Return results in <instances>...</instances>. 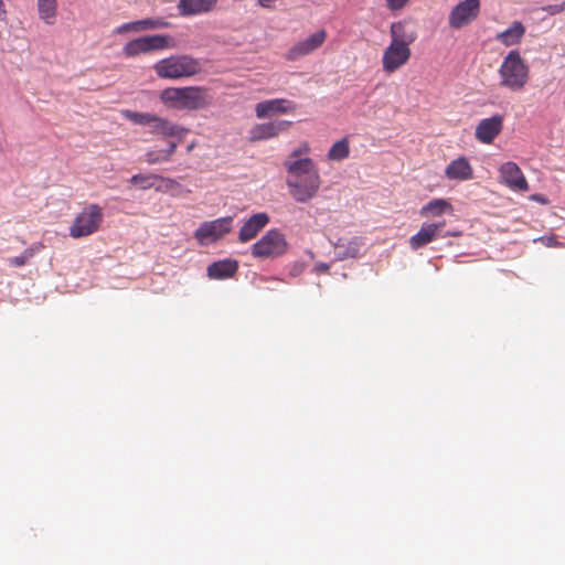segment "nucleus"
Returning <instances> with one entry per match:
<instances>
[{
    "instance_id": "1",
    "label": "nucleus",
    "mask_w": 565,
    "mask_h": 565,
    "mask_svg": "<svg viewBox=\"0 0 565 565\" xmlns=\"http://www.w3.org/2000/svg\"><path fill=\"white\" fill-rule=\"evenodd\" d=\"M284 167L287 171L286 184L292 199L299 203L312 200L321 185L319 169L313 160H286Z\"/></svg>"
},
{
    "instance_id": "2",
    "label": "nucleus",
    "mask_w": 565,
    "mask_h": 565,
    "mask_svg": "<svg viewBox=\"0 0 565 565\" xmlns=\"http://www.w3.org/2000/svg\"><path fill=\"white\" fill-rule=\"evenodd\" d=\"M159 99L175 110H198L211 104L209 89L203 86L168 87L161 90Z\"/></svg>"
},
{
    "instance_id": "3",
    "label": "nucleus",
    "mask_w": 565,
    "mask_h": 565,
    "mask_svg": "<svg viewBox=\"0 0 565 565\" xmlns=\"http://www.w3.org/2000/svg\"><path fill=\"white\" fill-rule=\"evenodd\" d=\"M499 85L510 92H522L530 79V68L519 51L512 50L499 67Z\"/></svg>"
},
{
    "instance_id": "4",
    "label": "nucleus",
    "mask_w": 565,
    "mask_h": 565,
    "mask_svg": "<svg viewBox=\"0 0 565 565\" xmlns=\"http://www.w3.org/2000/svg\"><path fill=\"white\" fill-rule=\"evenodd\" d=\"M153 70L160 78L179 79L199 74L202 71V64L191 55H172L158 61Z\"/></svg>"
},
{
    "instance_id": "5",
    "label": "nucleus",
    "mask_w": 565,
    "mask_h": 565,
    "mask_svg": "<svg viewBox=\"0 0 565 565\" xmlns=\"http://www.w3.org/2000/svg\"><path fill=\"white\" fill-rule=\"evenodd\" d=\"M103 222V207L96 203L87 204L75 215L68 228V234L75 239L90 236L99 231Z\"/></svg>"
},
{
    "instance_id": "6",
    "label": "nucleus",
    "mask_w": 565,
    "mask_h": 565,
    "mask_svg": "<svg viewBox=\"0 0 565 565\" xmlns=\"http://www.w3.org/2000/svg\"><path fill=\"white\" fill-rule=\"evenodd\" d=\"M175 47V41L168 34H152L136 38L122 46V54L127 58H134L141 54Z\"/></svg>"
},
{
    "instance_id": "7",
    "label": "nucleus",
    "mask_w": 565,
    "mask_h": 565,
    "mask_svg": "<svg viewBox=\"0 0 565 565\" xmlns=\"http://www.w3.org/2000/svg\"><path fill=\"white\" fill-rule=\"evenodd\" d=\"M288 249L285 235L279 230H269L252 246V255L258 259L276 258Z\"/></svg>"
},
{
    "instance_id": "8",
    "label": "nucleus",
    "mask_w": 565,
    "mask_h": 565,
    "mask_svg": "<svg viewBox=\"0 0 565 565\" xmlns=\"http://www.w3.org/2000/svg\"><path fill=\"white\" fill-rule=\"evenodd\" d=\"M233 217H220L214 221L203 222L194 232V237L200 244L215 242L231 232Z\"/></svg>"
},
{
    "instance_id": "9",
    "label": "nucleus",
    "mask_w": 565,
    "mask_h": 565,
    "mask_svg": "<svg viewBox=\"0 0 565 565\" xmlns=\"http://www.w3.org/2000/svg\"><path fill=\"white\" fill-rule=\"evenodd\" d=\"M480 12V0H463L449 14V25L460 29L477 19Z\"/></svg>"
},
{
    "instance_id": "10",
    "label": "nucleus",
    "mask_w": 565,
    "mask_h": 565,
    "mask_svg": "<svg viewBox=\"0 0 565 565\" xmlns=\"http://www.w3.org/2000/svg\"><path fill=\"white\" fill-rule=\"evenodd\" d=\"M411 47L390 43L382 56V67L387 74H392L404 66L411 58Z\"/></svg>"
},
{
    "instance_id": "11",
    "label": "nucleus",
    "mask_w": 565,
    "mask_h": 565,
    "mask_svg": "<svg viewBox=\"0 0 565 565\" xmlns=\"http://www.w3.org/2000/svg\"><path fill=\"white\" fill-rule=\"evenodd\" d=\"M445 226V222L437 223H423L419 231L409 238V247L417 250L427 244L431 243L438 237L458 236L459 234L454 232L440 234Z\"/></svg>"
},
{
    "instance_id": "12",
    "label": "nucleus",
    "mask_w": 565,
    "mask_h": 565,
    "mask_svg": "<svg viewBox=\"0 0 565 565\" xmlns=\"http://www.w3.org/2000/svg\"><path fill=\"white\" fill-rule=\"evenodd\" d=\"M298 106L295 102L286 98L263 100L256 104L255 115L257 118H266L273 115L294 114Z\"/></svg>"
},
{
    "instance_id": "13",
    "label": "nucleus",
    "mask_w": 565,
    "mask_h": 565,
    "mask_svg": "<svg viewBox=\"0 0 565 565\" xmlns=\"http://www.w3.org/2000/svg\"><path fill=\"white\" fill-rule=\"evenodd\" d=\"M499 174L500 182L511 190L518 192H526L529 190V183L516 163L512 161L503 163L499 169Z\"/></svg>"
},
{
    "instance_id": "14",
    "label": "nucleus",
    "mask_w": 565,
    "mask_h": 565,
    "mask_svg": "<svg viewBox=\"0 0 565 565\" xmlns=\"http://www.w3.org/2000/svg\"><path fill=\"white\" fill-rule=\"evenodd\" d=\"M292 125L289 120H275L255 125L249 131V140L253 142L276 138L287 131Z\"/></svg>"
},
{
    "instance_id": "15",
    "label": "nucleus",
    "mask_w": 565,
    "mask_h": 565,
    "mask_svg": "<svg viewBox=\"0 0 565 565\" xmlns=\"http://www.w3.org/2000/svg\"><path fill=\"white\" fill-rule=\"evenodd\" d=\"M503 128V116L494 115L479 121L475 130V137L482 143H492Z\"/></svg>"
},
{
    "instance_id": "16",
    "label": "nucleus",
    "mask_w": 565,
    "mask_h": 565,
    "mask_svg": "<svg viewBox=\"0 0 565 565\" xmlns=\"http://www.w3.org/2000/svg\"><path fill=\"white\" fill-rule=\"evenodd\" d=\"M327 39V32L324 30H319L311 34L303 41L298 42L292 47L289 49L287 53V58L290 61H295L299 57L306 56L318 47H320Z\"/></svg>"
},
{
    "instance_id": "17",
    "label": "nucleus",
    "mask_w": 565,
    "mask_h": 565,
    "mask_svg": "<svg viewBox=\"0 0 565 565\" xmlns=\"http://www.w3.org/2000/svg\"><path fill=\"white\" fill-rule=\"evenodd\" d=\"M391 42L411 47L417 39L415 25L407 20L393 22L390 26Z\"/></svg>"
},
{
    "instance_id": "18",
    "label": "nucleus",
    "mask_w": 565,
    "mask_h": 565,
    "mask_svg": "<svg viewBox=\"0 0 565 565\" xmlns=\"http://www.w3.org/2000/svg\"><path fill=\"white\" fill-rule=\"evenodd\" d=\"M149 127L152 135H159L163 138H178L179 141L189 132V129L157 115Z\"/></svg>"
},
{
    "instance_id": "19",
    "label": "nucleus",
    "mask_w": 565,
    "mask_h": 565,
    "mask_svg": "<svg viewBox=\"0 0 565 565\" xmlns=\"http://www.w3.org/2000/svg\"><path fill=\"white\" fill-rule=\"evenodd\" d=\"M170 26L163 18H147L138 21L122 23L114 30L115 34H126L130 32H142L148 30L166 29Z\"/></svg>"
},
{
    "instance_id": "20",
    "label": "nucleus",
    "mask_w": 565,
    "mask_h": 565,
    "mask_svg": "<svg viewBox=\"0 0 565 565\" xmlns=\"http://www.w3.org/2000/svg\"><path fill=\"white\" fill-rule=\"evenodd\" d=\"M268 223L269 216L267 213L260 212L252 215L238 232L239 242L247 243L254 239Z\"/></svg>"
},
{
    "instance_id": "21",
    "label": "nucleus",
    "mask_w": 565,
    "mask_h": 565,
    "mask_svg": "<svg viewBox=\"0 0 565 565\" xmlns=\"http://www.w3.org/2000/svg\"><path fill=\"white\" fill-rule=\"evenodd\" d=\"M445 177L451 181H468L473 178V168L466 157H459L445 168Z\"/></svg>"
},
{
    "instance_id": "22",
    "label": "nucleus",
    "mask_w": 565,
    "mask_h": 565,
    "mask_svg": "<svg viewBox=\"0 0 565 565\" xmlns=\"http://www.w3.org/2000/svg\"><path fill=\"white\" fill-rule=\"evenodd\" d=\"M363 241L361 237L339 238L334 244L335 259L344 260L359 255Z\"/></svg>"
},
{
    "instance_id": "23",
    "label": "nucleus",
    "mask_w": 565,
    "mask_h": 565,
    "mask_svg": "<svg viewBox=\"0 0 565 565\" xmlns=\"http://www.w3.org/2000/svg\"><path fill=\"white\" fill-rule=\"evenodd\" d=\"M216 2L213 0H180L178 9L181 15L190 17L211 11Z\"/></svg>"
},
{
    "instance_id": "24",
    "label": "nucleus",
    "mask_w": 565,
    "mask_h": 565,
    "mask_svg": "<svg viewBox=\"0 0 565 565\" xmlns=\"http://www.w3.org/2000/svg\"><path fill=\"white\" fill-rule=\"evenodd\" d=\"M237 271L235 260L224 259L215 262L207 267V275L213 279H224L232 277Z\"/></svg>"
},
{
    "instance_id": "25",
    "label": "nucleus",
    "mask_w": 565,
    "mask_h": 565,
    "mask_svg": "<svg viewBox=\"0 0 565 565\" xmlns=\"http://www.w3.org/2000/svg\"><path fill=\"white\" fill-rule=\"evenodd\" d=\"M452 205L445 199H434L419 210L422 217H436L445 213H452Z\"/></svg>"
},
{
    "instance_id": "26",
    "label": "nucleus",
    "mask_w": 565,
    "mask_h": 565,
    "mask_svg": "<svg viewBox=\"0 0 565 565\" xmlns=\"http://www.w3.org/2000/svg\"><path fill=\"white\" fill-rule=\"evenodd\" d=\"M525 32L524 25L515 21L511 24L509 29L503 32H500L497 35V40L507 46L515 45L521 42Z\"/></svg>"
},
{
    "instance_id": "27",
    "label": "nucleus",
    "mask_w": 565,
    "mask_h": 565,
    "mask_svg": "<svg viewBox=\"0 0 565 565\" xmlns=\"http://www.w3.org/2000/svg\"><path fill=\"white\" fill-rule=\"evenodd\" d=\"M39 18L47 25H52L57 17L56 0H36Z\"/></svg>"
},
{
    "instance_id": "28",
    "label": "nucleus",
    "mask_w": 565,
    "mask_h": 565,
    "mask_svg": "<svg viewBox=\"0 0 565 565\" xmlns=\"http://www.w3.org/2000/svg\"><path fill=\"white\" fill-rule=\"evenodd\" d=\"M350 154V143L348 138H342L341 140L333 143L328 152V158L330 160L341 161L349 157Z\"/></svg>"
},
{
    "instance_id": "29",
    "label": "nucleus",
    "mask_w": 565,
    "mask_h": 565,
    "mask_svg": "<svg viewBox=\"0 0 565 565\" xmlns=\"http://www.w3.org/2000/svg\"><path fill=\"white\" fill-rule=\"evenodd\" d=\"M42 248L43 245L41 243L32 245L31 247L26 248L20 256L9 258L8 263L13 267L24 266Z\"/></svg>"
},
{
    "instance_id": "30",
    "label": "nucleus",
    "mask_w": 565,
    "mask_h": 565,
    "mask_svg": "<svg viewBox=\"0 0 565 565\" xmlns=\"http://www.w3.org/2000/svg\"><path fill=\"white\" fill-rule=\"evenodd\" d=\"M121 115L124 118L128 119L129 121L134 122L135 125H141V126H150L154 118V114L150 113H138L132 111L129 109H125L121 111Z\"/></svg>"
},
{
    "instance_id": "31",
    "label": "nucleus",
    "mask_w": 565,
    "mask_h": 565,
    "mask_svg": "<svg viewBox=\"0 0 565 565\" xmlns=\"http://www.w3.org/2000/svg\"><path fill=\"white\" fill-rule=\"evenodd\" d=\"M159 174H135L130 178L129 182L134 185H138L142 190H148L153 186V180H158Z\"/></svg>"
},
{
    "instance_id": "32",
    "label": "nucleus",
    "mask_w": 565,
    "mask_h": 565,
    "mask_svg": "<svg viewBox=\"0 0 565 565\" xmlns=\"http://www.w3.org/2000/svg\"><path fill=\"white\" fill-rule=\"evenodd\" d=\"M145 160L149 164H158L169 162L170 158L167 156L163 149L161 150H148L145 153Z\"/></svg>"
},
{
    "instance_id": "33",
    "label": "nucleus",
    "mask_w": 565,
    "mask_h": 565,
    "mask_svg": "<svg viewBox=\"0 0 565 565\" xmlns=\"http://www.w3.org/2000/svg\"><path fill=\"white\" fill-rule=\"evenodd\" d=\"M158 180H160L162 182V186H158L157 191H171V190L180 188L179 182L175 181L174 179L160 175V178Z\"/></svg>"
},
{
    "instance_id": "34",
    "label": "nucleus",
    "mask_w": 565,
    "mask_h": 565,
    "mask_svg": "<svg viewBox=\"0 0 565 565\" xmlns=\"http://www.w3.org/2000/svg\"><path fill=\"white\" fill-rule=\"evenodd\" d=\"M310 151V148L308 146V143H302L300 147L294 149L290 154H289V158L287 160H297V159H300L299 157L301 154H307L308 152Z\"/></svg>"
},
{
    "instance_id": "35",
    "label": "nucleus",
    "mask_w": 565,
    "mask_h": 565,
    "mask_svg": "<svg viewBox=\"0 0 565 565\" xmlns=\"http://www.w3.org/2000/svg\"><path fill=\"white\" fill-rule=\"evenodd\" d=\"M386 1V7L390 9V10H402L407 3L409 0H385Z\"/></svg>"
},
{
    "instance_id": "36",
    "label": "nucleus",
    "mask_w": 565,
    "mask_h": 565,
    "mask_svg": "<svg viewBox=\"0 0 565 565\" xmlns=\"http://www.w3.org/2000/svg\"><path fill=\"white\" fill-rule=\"evenodd\" d=\"M330 270V265L327 263H317L315 265V271L317 274H327Z\"/></svg>"
},
{
    "instance_id": "37",
    "label": "nucleus",
    "mask_w": 565,
    "mask_h": 565,
    "mask_svg": "<svg viewBox=\"0 0 565 565\" xmlns=\"http://www.w3.org/2000/svg\"><path fill=\"white\" fill-rule=\"evenodd\" d=\"M178 148L177 141H169L168 148L163 149L167 156L171 159Z\"/></svg>"
},
{
    "instance_id": "38",
    "label": "nucleus",
    "mask_w": 565,
    "mask_h": 565,
    "mask_svg": "<svg viewBox=\"0 0 565 565\" xmlns=\"http://www.w3.org/2000/svg\"><path fill=\"white\" fill-rule=\"evenodd\" d=\"M278 0H258L257 3L259 7L262 8H265V9H274V4L277 2Z\"/></svg>"
},
{
    "instance_id": "39",
    "label": "nucleus",
    "mask_w": 565,
    "mask_h": 565,
    "mask_svg": "<svg viewBox=\"0 0 565 565\" xmlns=\"http://www.w3.org/2000/svg\"><path fill=\"white\" fill-rule=\"evenodd\" d=\"M8 11L3 0H0V22H7Z\"/></svg>"
},
{
    "instance_id": "40",
    "label": "nucleus",
    "mask_w": 565,
    "mask_h": 565,
    "mask_svg": "<svg viewBox=\"0 0 565 565\" xmlns=\"http://www.w3.org/2000/svg\"><path fill=\"white\" fill-rule=\"evenodd\" d=\"M564 8H565L564 4H556V6H550L546 10L552 14H556V13H561L564 10Z\"/></svg>"
},
{
    "instance_id": "41",
    "label": "nucleus",
    "mask_w": 565,
    "mask_h": 565,
    "mask_svg": "<svg viewBox=\"0 0 565 565\" xmlns=\"http://www.w3.org/2000/svg\"><path fill=\"white\" fill-rule=\"evenodd\" d=\"M193 148V145L189 146L188 150L191 151Z\"/></svg>"
},
{
    "instance_id": "42",
    "label": "nucleus",
    "mask_w": 565,
    "mask_h": 565,
    "mask_svg": "<svg viewBox=\"0 0 565 565\" xmlns=\"http://www.w3.org/2000/svg\"><path fill=\"white\" fill-rule=\"evenodd\" d=\"M214 2H217V0H213Z\"/></svg>"
}]
</instances>
